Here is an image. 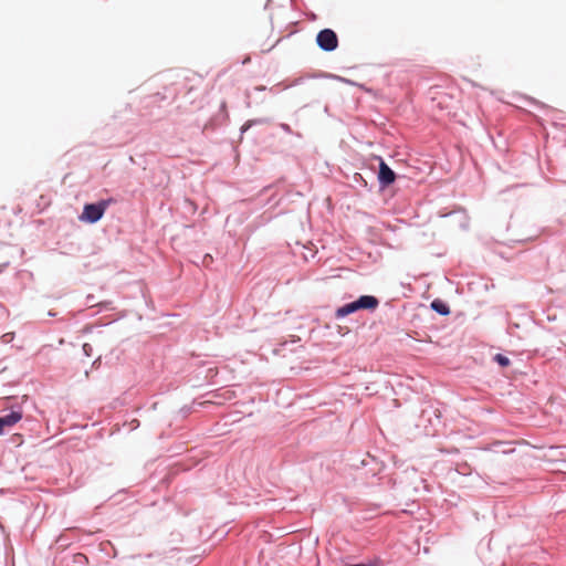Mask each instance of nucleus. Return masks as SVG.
I'll return each instance as SVG.
<instances>
[{"label": "nucleus", "mask_w": 566, "mask_h": 566, "mask_svg": "<svg viewBox=\"0 0 566 566\" xmlns=\"http://www.w3.org/2000/svg\"><path fill=\"white\" fill-rule=\"evenodd\" d=\"M378 305L379 301L377 300V297L373 295H363L357 301L338 307L335 312V316L337 318H342L359 310L374 311L377 308Z\"/></svg>", "instance_id": "obj_1"}, {"label": "nucleus", "mask_w": 566, "mask_h": 566, "mask_svg": "<svg viewBox=\"0 0 566 566\" xmlns=\"http://www.w3.org/2000/svg\"><path fill=\"white\" fill-rule=\"evenodd\" d=\"M317 45L327 52L334 51L338 46V38L331 29L321 30L316 36Z\"/></svg>", "instance_id": "obj_3"}, {"label": "nucleus", "mask_w": 566, "mask_h": 566, "mask_svg": "<svg viewBox=\"0 0 566 566\" xmlns=\"http://www.w3.org/2000/svg\"><path fill=\"white\" fill-rule=\"evenodd\" d=\"M378 179L382 186H389L396 179L395 172L388 167V165L382 159H380L379 164Z\"/></svg>", "instance_id": "obj_4"}, {"label": "nucleus", "mask_w": 566, "mask_h": 566, "mask_svg": "<svg viewBox=\"0 0 566 566\" xmlns=\"http://www.w3.org/2000/svg\"><path fill=\"white\" fill-rule=\"evenodd\" d=\"M21 419H22V412L20 410H14L10 415L0 417V434L3 433V429L6 427H13Z\"/></svg>", "instance_id": "obj_5"}, {"label": "nucleus", "mask_w": 566, "mask_h": 566, "mask_svg": "<svg viewBox=\"0 0 566 566\" xmlns=\"http://www.w3.org/2000/svg\"><path fill=\"white\" fill-rule=\"evenodd\" d=\"M494 359L502 367H506V366L510 365V359L506 356L502 355V354H496Z\"/></svg>", "instance_id": "obj_6"}, {"label": "nucleus", "mask_w": 566, "mask_h": 566, "mask_svg": "<svg viewBox=\"0 0 566 566\" xmlns=\"http://www.w3.org/2000/svg\"><path fill=\"white\" fill-rule=\"evenodd\" d=\"M109 202L111 200H101L96 203L85 205L80 219L90 223L97 222L105 213Z\"/></svg>", "instance_id": "obj_2"}, {"label": "nucleus", "mask_w": 566, "mask_h": 566, "mask_svg": "<svg viewBox=\"0 0 566 566\" xmlns=\"http://www.w3.org/2000/svg\"><path fill=\"white\" fill-rule=\"evenodd\" d=\"M83 352H84V354H85L87 357H90V356H92L93 348H92V346H91L90 344L85 343V344L83 345Z\"/></svg>", "instance_id": "obj_8"}, {"label": "nucleus", "mask_w": 566, "mask_h": 566, "mask_svg": "<svg viewBox=\"0 0 566 566\" xmlns=\"http://www.w3.org/2000/svg\"><path fill=\"white\" fill-rule=\"evenodd\" d=\"M2 338L4 342H10L12 339V334H4Z\"/></svg>", "instance_id": "obj_9"}, {"label": "nucleus", "mask_w": 566, "mask_h": 566, "mask_svg": "<svg viewBox=\"0 0 566 566\" xmlns=\"http://www.w3.org/2000/svg\"><path fill=\"white\" fill-rule=\"evenodd\" d=\"M432 308L443 315L449 313V310L447 308V306L441 303H438V302L432 303Z\"/></svg>", "instance_id": "obj_7"}]
</instances>
